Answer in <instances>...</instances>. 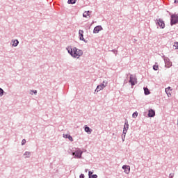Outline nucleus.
Instances as JSON below:
<instances>
[{"label": "nucleus", "instance_id": "nucleus-12", "mask_svg": "<svg viewBox=\"0 0 178 178\" xmlns=\"http://www.w3.org/2000/svg\"><path fill=\"white\" fill-rule=\"evenodd\" d=\"M94 171H89L88 172V177L89 178H98V175H97V174H94Z\"/></svg>", "mask_w": 178, "mask_h": 178}, {"label": "nucleus", "instance_id": "nucleus-14", "mask_svg": "<svg viewBox=\"0 0 178 178\" xmlns=\"http://www.w3.org/2000/svg\"><path fill=\"white\" fill-rule=\"evenodd\" d=\"M64 138H68L70 141H73V137L70 134H63Z\"/></svg>", "mask_w": 178, "mask_h": 178}, {"label": "nucleus", "instance_id": "nucleus-28", "mask_svg": "<svg viewBox=\"0 0 178 178\" xmlns=\"http://www.w3.org/2000/svg\"><path fill=\"white\" fill-rule=\"evenodd\" d=\"M24 144H26V139L22 140V145H24Z\"/></svg>", "mask_w": 178, "mask_h": 178}, {"label": "nucleus", "instance_id": "nucleus-1", "mask_svg": "<svg viewBox=\"0 0 178 178\" xmlns=\"http://www.w3.org/2000/svg\"><path fill=\"white\" fill-rule=\"evenodd\" d=\"M68 54L72 56V58H76L79 59L80 56H83V50L78 49L77 47H67L66 48Z\"/></svg>", "mask_w": 178, "mask_h": 178}, {"label": "nucleus", "instance_id": "nucleus-8", "mask_svg": "<svg viewBox=\"0 0 178 178\" xmlns=\"http://www.w3.org/2000/svg\"><path fill=\"white\" fill-rule=\"evenodd\" d=\"M128 130H129V120H127V119H126L124 121V128H123V132H122L123 134H127Z\"/></svg>", "mask_w": 178, "mask_h": 178}, {"label": "nucleus", "instance_id": "nucleus-30", "mask_svg": "<svg viewBox=\"0 0 178 178\" xmlns=\"http://www.w3.org/2000/svg\"><path fill=\"white\" fill-rule=\"evenodd\" d=\"M85 177H86V176L84 175V174H81L79 175V178H85Z\"/></svg>", "mask_w": 178, "mask_h": 178}, {"label": "nucleus", "instance_id": "nucleus-3", "mask_svg": "<svg viewBox=\"0 0 178 178\" xmlns=\"http://www.w3.org/2000/svg\"><path fill=\"white\" fill-rule=\"evenodd\" d=\"M72 155L75 159H81V156L83 155V151H81V149H78L75 152H72Z\"/></svg>", "mask_w": 178, "mask_h": 178}, {"label": "nucleus", "instance_id": "nucleus-6", "mask_svg": "<svg viewBox=\"0 0 178 178\" xmlns=\"http://www.w3.org/2000/svg\"><path fill=\"white\" fill-rule=\"evenodd\" d=\"M155 22L156 26H159L160 29H163L165 27V22H163L162 19H156Z\"/></svg>", "mask_w": 178, "mask_h": 178}, {"label": "nucleus", "instance_id": "nucleus-11", "mask_svg": "<svg viewBox=\"0 0 178 178\" xmlns=\"http://www.w3.org/2000/svg\"><path fill=\"white\" fill-rule=\"evenodd\" d=\"M148 118H154L155 116V111L152 108H150L148 111V114H147Z\"/></svg>", "mask_w": 178, "mask_h": 178}, {"label": "nucleus", "instance_id": "nucleus-17", "mask_svg": "<svg viewBox=\"0 0 178 178\" xmlns=\"http://www.w3.org/2000/svg\"><path fill=\"white\" fill-rule=\"evenodd\" d=\"M144 92L145 95H149L150 94L149 90L147 88H144Z\"/></svg>", "mask_w": 178, "mask_h": 178}, {"label": "nucleus", "instance_id": "nucleus-29", "mask_svg": "<svg viewBox=\"0 0 178 178\" xmlns=\"http://www.w3.org/2000/svg\"><path fill=\"white\" fill-rule=\"evenodd\" d=\"M165 93L167 94L168 97H169V95H172L170 94V90H169V91H165Z\"/></svg>", "mask_w": 178, "mask_h": 178}, {"label": "nucleus", "instance_id": "nucleus-19", "mask_svg": "<svg viewBox=\"0 0 178 178\" xmlns=\"http://www.w3.org/2000/svg\"><path fill=\"white\" fill-rule=\"evenodd\" d=\"M13 47H17V45H19V40H15L14 41H13Z\"/></svg>", "mask_w": 178, "mask_h": 178}, {"label": "nucleus", "instance_id": "nucleus-10", "mask_svg": "<svg viewBox=\"0 0 178 178\" xmlns=\"http://www.w3.org/2000/svg\"><path fill=\"white\" fill-rule=\"evenodd\" d=\"M122 169L127 175H129L130 173V165H124L122 166Z\"/></svg>", "mask_w": 178, "mask_h": 178}, {"label": "nucleus", "instance_id": "nucleus-21", "mask_svg": "<svg viewBox=\"0 0 178 178\" xmlns=\"http://www.w3.org/2000/svg\"><path fill=\"white\" fill-rule=\"evenodd\" d=\"M137 116H138V113L137 111H135L133 114H132V118H134V119H136V118H137Z\"/></svg>", "mask_w": 178, "mask_h": 178}, {"label": "nucleus", "instance_id": "nucleus-2", "mask_svg": "<svg viewBox=\"0 0 178 178\" xmlns=\"http://www.w3.org/2000/svg\"><path fill=\"white\" fill-rule=\"evenodd\" d=\"M178 23V14H172L170 16V26H175Z\"/></svg>", "mask_w": 178, "mask_h": 178}, {"label": "nucleus", "instance_id": "nucleus-31", "mask_svg": "<svg viewBox=\"0 0 178 178\" xmlns=\"http://www.w3.org/2000/svg\"><path fill=\"white\" fill-rule=\"evenodd\" d=\"M32 92H33V94H35V95H36L37 94V90H31Z\"/></svg>", "mask_w": 178, "mask_h": 178}, {"label": "nucleus", "instance_id": "nucleus-16", "mask_svg": "<svg viewBox=\"0 0 178 178\" xmlns=\"http://www.w3.org/2000/svg\"><path fill=\"white\" fill-rule=\"evenodd\" d=\"M77 2V0H68L67 3L68 5H74Z\"/></svg>", "mask_w": 178, "mask_h": 178}, {"label": "nucleus", "instance_id": "nucleus-5", "mask_svg": "<svg viewBox=\"0 0 178 178\" xmlns=\"http://www.w3.org/2000/svg\"><path fill=\"white\" fill-rule=\"evenodd\" d=\"M79 37L80 41H83V42H86V44L88 42V40H86V39H84V31L83 30L79 31Z\"/></svg>", "mask_w": 178, "mask_h": 178}, {"label": "nucleus", "instance_id": "nucleus-25", "mask_svg": "<svg viewBox=\"0 0 178 178\" xmlns=\"http://www.w3.org/2000/svg\"><path fill=\"white\" fill-rule=\"evenodd\" d=\"M165 91H172V87L168 86V88H166L165 89Z\"/></svg>", "mask_w": 178, "mask_h": 178}, {"label": "nucleus", "instance_id": "nucleus-22", "mask_svg": "<svg viewBox=\"0 0 178 178\" xmlns=\"http://www.w3.org/2000/svg\"><path fill=\"white\" fill-rule=\"evenodd\" d=\"M3 94H5V91L3 90V89L0 88V97H2Z\"/></svg>", "mask_w": 178, "mask_h": 178}, {"label": "nucleus", "instance_id": "nucleus-26", "mask_svg": "<svg viewBox=\"0 0 178 178\" xmlns=\"http://www.w3.org/2000/svg\"><path fill=\"white\" fill-rule=\"evenodd\" d=\"M169 178H173V177H175V173H170V175H169V177H168Z\"/></svg>", "mask_w": 178, "mask_h": 178}, {"label": "nucleus", "instance_id": "nucleus-27", "mask_svg": "<svg viewBox=\"0 0 178 178\" xmlns=\"http://www.w3.org/2000/svg\"><path fill=\"white\" fill-rule=\"evenodd\" d=\"M126 138V134H122V141H124V139Z\"/></svg>", "mask_w": 178, "mask_h": 178}, {"label": "nucleus", "instance_id": "nucleus-18", "mask_svg": "<svg viewBox=\"0 0 178 178\" xmlns=\"http://www.w3.org/2000/svg\"><path fill=\"white\" fill-rule=\"evenodd\" d=\"M90 13H91V11H86L85 13L83 14V17H87V16H90Z\"/></svg>", "mask_w": 178, "mask_h": 178}, {"label": "nucleus", "instance_id": "nucleus-32", "mask_svg": "<svg viewBox=\"0 0 178 178\" xmlns=\"http://www.w3.org/2000/svg\"><path fill=\"white\" fill-rule=\"evenodd\" d=\"M174 3H178V0H175Z\"/></svg>", "mask_w": 178, "mask_h": 178}, {"label": "nucleus", "instance_id": "nucleus-33", "mask_svg": "<svg viewBox=\"0 0 178 178\" xmlns=\"http://www.w3.org/2000/svg\"><path fill=\"white\" fill-rule=\"evenodd\" d=\"M85 172L87 173V172H88V169H86Z\"/></svg>", "mask_w": 178, "mask_h": 178}, {"label": "nucleus", "instance_id": "nucleus-4", "mask_svg": "<svg viewBox=\"0 0 178 178\" xmlns=\"http://www.w3.org/2000/svg\"><path fill=\"white\" fill-rule=\"evenodd\" d=\"M106 86H108V82L104 81L103 83L97 86V88L95 90V92H99V91H101V90H104Z\"/></svg>", "mask_w": 178, "mask_h": 178}, {"label": "nucleus", "instance_id": "nucleus-13", "mask_svg": "<svg viewBox=\"0 0 178 178\" xmlns=\"http://www.w3.org/2000/svg\"><path fill=\"white\" fill-rule=\"evenodd\" d=\"M85 131L88 134H91L92 129H91L88 126H85Z\"/></svg>", "mask_w": 178, "mask_h": 178}, {"label": "nucleus", "instance_id": "nucleus-24", "mask_svg": "<svg viewBox=\"0 0 178 178\" xmlns=\"http://www.w3.org/2000/svg\"><path fill=\"white\" fill-rule=\"evenodd\" d=\"M174 47H175V49H178V42H175L174 43Z\"/></svg>", "mask_w": 178, "mask_h": 178}, {"label": "nucleus", "instance_id": "nucleus-9", "mask_svg": "<svg viewBox=\"0 0 178 178\" xmlns=\"http://www.w3.org/2000/svg\"><path fill=\"white\" fill-rule=\"evenodd\" d=\"M102 30H104V29L101 25L96 26L93 29V33L98 34V33H99V31H101Z\"/></svg>", "mask_w": 178, "mask_h": 178}, {"label": "nucleus", "instance_id": "nucleus-7", "mask_svg": "<svg viewBox=\"0 0 178 178\" xmlns=\"http://www.w3.org/2000/svg\"><path fill=\"white\" fill-rule=\"evenodd\" d=\"M129 81L131 86H136V82H137V78L136 76H134V75L131 74Z\"/></svg>", "mask_w": 178, "mask_h": 178}, {"label": "nucleus", "instance_id": "nucleus-15", "mask_svg": "<svg viewBox=\"0 0 178 178\" xmlns=\"http://www.w3.org/2000/svg\"><path fill=\"white\" fill-rule=\"evenodd\" d=\"M165 65H167V66H168V67H170V66H172V62L170 61L169 58L165 60Z\"/></svg>", "mask_w": 178, "mask_h": 178}, {"label": "nucleus", "instance_id": "nucleus-20", "mask_svg": "<svg viewBox=\"0 0 178 178\" xmlns=\"http://www.w3.org/2000/svg\"><path fill=\"white\" fill-rule=\"evenodd\" d=\"M159 69V65H158L157 63H156V64L153 65V70H155V72H156V70H158Z\"/></svg>", "mask_w": 178, "mask_h": 178}, {"label": "nucleus", "instance_id": "nucleus-23", "mask_svg": "<svg viewBox=\"0 0 178 178\" xmlns=\"http://www.w3.org/2000/svg\"><path fill=\"white\" fill-rule=\"evenodd\" d=\"M30 152H25L24 155H26V156L25 158H30Z\"/></svg>", "mask_w": 178, "mask_h": 178}]
</instances>
